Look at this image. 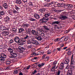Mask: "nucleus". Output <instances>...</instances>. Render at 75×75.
Here are the masks:
<instances>
[{
    "label": "nucleus",
    "mask_w": 75,
    "mask_h": 75,
    "mask_svg": "<svg viewBox=\"0 0 75 75\" xmlns=\"http://www.w3.org/2000/svg\"><path fill=\"white\" fill-rule=\"evenodd\" d=\"M57 2H55L54 1H52L51 2V4H45V7H51L52 6V5H52V6H54L55 7H65V5L63 4H57Z\"/></svg>",
    "instance_id": "1"
},
{
    "label": "nucleus",
    "mask_w": 75,
    "mask_h": 75,
    "mask_svg": "<svg viewBox=\"0 0 75 75\" xmlns=\"http://www.w3.org/2000/svg\"><path fill=\"white\" fill-rule=\"evenodd\" d=\"M48 18L47 17H45L43 18L40 19L39 22L40 24H44L45 23L48 21Z\"/></svg>",
    "instance_id": "2"
},
{
    "label": "nucleus",
    "mask_w": 75,
    "mask_h": 75,
    "mask_svg": "<svg viewBox=\"0 0 75 75\" xmlns=\"http://www.w3.org/2000/svg\"><path fill=\"white\" fill-rule=\"evenodd\" d=\"M27 41L28 44H30L31 42L30 40H29V38H28V35H26V37H25L24 39L23 40H22V42H24Z\"/></svg>",
    "instance_id": "3"
},
{
    "label": "nucleus",
    "mask_w": 75,
    "mask_h": 75,
    "mask_svg": "<svg viewBox=\"0 0 75 75\" xmlns=\"http://www.w3.org/2000/svg\"><path fill=\"white\" fill-rule=\"evenodd\" d=\"M13 40L15 41L17 43H20V42H21L20 39V38H19L18 37H15L13 38Z\"/></svg>",
    "instance_id": "4"
},
{
    "label": "nucleus",
    "mask_w": 75,
    "mask_h": 75,
    "mask_svg": "<svg viewBox=\"0 0 75 75\" xmlns=\"http://www.w3.org/2000/svg\"><path fill=\"white\" fill-rule=\"evenodd\" d=\"M11 54L12 56H9V58H14V57H16L17 56V54L16 53H13V52L11 53Z\"/></svg>",
    "instance_id": "5"
},
{
    "label": "nucleus",
    "mask_w": 75,
    "mask_h": 75,
    "mask_svg": "<svg viewBox=\"0 0 75 75\" xmlns=\"http://www.w3.org/2000/svg\"><path fill=\"white\" fill-rule=\"evenodd\" d=\"M75 60H71V66L73 68L75 67Z\"/></svg>",
    "instance_id": "6"
},
{
    "label": "nucleus",
    "mask_w": 75,
    "mask_h": 75,
    "mask_svg": "<svg viewBox=\"0 0 75 75\" xmlns=\"http://www.w3.org/2000/svg\"><path fill=\"white\" fill-rule=\"evenodd\" d=\"M61 39H62L63 41L64 40L65 41H68V39H69V37L68 36H67L66 37H63L60 38V40H61Z\"/></svg>",
    "instance_id": "7"
},
{
    "label": "nucleus",
    "mask_w": 75,
    "mask_h": 75,
    "mask_svg": "<svg viewBox=\"0 0 75 75\" xmlns=\"http://www.w3.org/2000/svg\"><path fill=\"white\" fill-rule=\"evenodd\" d=\"M2 6L4 7L5 9H7L8 8V5L7 3H4L2 4Z\"/></svg>",
    "instance_id": "8"
},
{
    "label": "nucleus",
    "mask_w": 75,
    "mask_h": 75,
    "mask_svg": "<svg viewBox=\"0 0 75 75\" xmlns=\"http://www.w3.org/2000/svg\"><path fill=\"white\" fill-rule=\"evenodd\" d=\"M35 18H36V19H37L38 20L40 18V15H38V14L35 13L34 14L33 16Z\"/></svg>",
    "instance_id": "9"
},
{
    "label": "nucleus",
    "mask_w": 75,
    "mask_h": 75,
    "mask_svg": "<svg viewBox=\"0 0 75 75\" xmlns=\"http://www.w3.org/2000/svg\"><path fill=\"white\" fill-rule=\"evenodd\" d=\"M9 34V33L8 32L4 31L2 33V34L3 36H6Z\"/></svg>",
    "instance_id": "10"
},
{
    "label": "nucleus",
    "mask_w": 75,
    "mask_h": 75,
    "mask_svg": "<svg viewBox=\"0 0 75 75\" xmlns=\"http://www.w3.org/2000/svg\"><path fill=\"white\" fill-rule=\"evenodd\" d=\"M50 15H51V13H50V12H47L45 13V17H47L50 16Z\"/></svg>",
    "instance_id": "11"
},
{
    "label": "nucleus",
    "mask_w": 75,
    "mask_h": 75,
    "mask_svg": "<svg viewBox=\"0 0 75 75\" xmlns=\"http://www.w3.org/2000/svg\"><path fill=\"white\" fill-rule=\"evenodd\" d=\"M60 18L62 20H65V19H67V17L65 16H62L61 17H60Z\"/></svg>",
    "instance_id": "12"
},
{
    "label": "nucleus",
    "mask_w": 75,
    "mask_h": 75,
    "mask_svg": "<svg viewBox=\"0 0 75 75\" xmlns=\"http://www.w3.org/2000/svg\"><path fill=\"white\" fill-rule=\"evenodd\" d=\"M64 63H62L60 64V66L59 67V69H62L64 67Z\"/></svg>",
    "instance_id": "13"
},
{
    "label": "nucleus",
    "mask_w": 75,
    "mask_h": 75,
    "mask_svg": "<svg viewBox=\"0 0 75 75\" xmlns=\"http://www.w3.org/2000/svg\"><path fill=\"white\" fill-rule=\"evenodd\" d=\"M8 50L11 54L13 52V50L10 47L8 48Z\"/></svg>",
    "instance_id": "14"
},
{
    "label": "nucleus",
    "mask_w": 75,
    "mask_h": 75,
    "mask_svg": "<svg viewBox=\"0 0 75 75\" xmlns=\"http://www.w3.org/2000/svg\"><path fill=\"white\" fill-rule=\"evenodd\" d=\"M16 4H20L22 3V1L21 0H16Z\"/></svg>",
    "instance_id": "15"
},
{
    "label": "nucleus",
    "mask_w": 75,
    "mask_h": 75,
    "mask_svg": "<svg viewBox=\"0 0 75 75\" xmlns=\"http://www.w3.org/2000/svg\"><path fill=\"white\" fill-rule=\"evenodd\" d=\"M37 73V71L36 70H34L33 71L31 72V75H35L36 73Z\"/></svg>",
    "instance_id": "16"
},
{
    "label": "nucleus",
    "mask_w": 75,
    "mask_h": 75,
    "mask_svg": "<svg viewBox=\"0 0 75 75\" xmlns=\"http://www.w3.org/2000/svg\"><path fill=\"white\" fill-rule=\"evenodd\" d=\"M8 30L7 28L4 26H2L1 28V30H2V31H6V30Z\"/></svg>",
    "instance_id": "17"
},
{
    "label": "nucleus",
    "mask_w": 75,
    "mask_h": 75,
    "mask_svg": "<svg viewBox=\"0 0 75 75\" xmlns=\"http://www.w3.org/2000/svg\"><path fill=\"white\" fill-rule=\"evenodd\" d=\"M32 44H35L36 45H38V42L36 40H34L32 42Z\"/></svg>",
    "instance_id": "18"
},
{
    "label": "nucleus",
    "mask_w": 75,
    "mask_h": 75,
    "mask_svg": "<svg viewBox=\"0 0 75 75\" xmlns=\"http://www.w3.org/2000/svg\"><path fill=\"white\" fill-rule=\"evenodd\" d=\"M45 11V8H42L39 10L42 13H43Z\"/></svg>",
    "instance_id": "19"
},
{
    "label": "nucleus",
    "mask_w": 75,
    "mask_h": 75,
    "mask_svg": "<svg viewBox=\"0 0 75 75\" xmlns=\"http://www.w3.org/2000/svg\"><path fill=\"white\" fill-rule=\"evenodd\" d=\"M1 57L4 58H6V57H7V55L4 53H1Z\"/></svg>",
    "instance_id": "20"
},
{
    "label": "nucleus",
    "mask_w": 75,
    "mask_h": 75,
    "mask_svg": "<svg viewBox=\"0 0 75 75\" xmlns=\"http://www.w3.org/2000/svg\"><path fill=\"white\" fill-rule=\"evenodd\" d=\"M69 61V59H66L64 62V63L66 64H68Z\"/></svg>",
    "instance_id": "21"
},
{
    "label": "nucleus",
    "mask_w": 75,
    "mask_h": 75,
    "mask_svg": "<svg viewBox=\"0 0 75 75\" xmlns=\"http://www.w3.org/2000/svg\"><path fill=\"white\" fill-rule=\"evenodd\" d=\"M67 75H72V71L71 70H68Z\"/></svg>",
    "instance_id": "22"
},
{
    "label": "nucleus",
    "mask_w": 75,
    "mask_h": 75,
    "mask_svg": "<svg viewBox=\"0 0 75 75\" xmlns=\"http://www.w3.org/2000/svg\"><path fill=\"white\" fill-rule=\"evenodd\" d=\"M66 7H67V8H72V5H65Z\"/></svg>",
    "instance_id": "23"
},
{
    "label": "nucleus",
    "mask_w": 75,
    "mask_h": 75,
    "mask_svg": "<svg viewBox=\"0 0 75 75\" xmlns=\"http://www.w3.org/2000/svg\"><path fill=\"white\" fill-rule=\"evenodd\" d=\"M0 15L4 16L5 14V12L4 11H0Z\"/></svg>",
    "instance_id": "24"
},
{
    "label": "nucleus",
    "mask_w": 75,
    "mask_h": 75,
    "mask_svg": "<svg viewBox=\"0 0 75 75\" xmlns=\"http://www.w3.org/2000/svg\"><path fill=\"white\" fill-rule=\"evenodd\" d=\"M19 49L20 50V51H23L24 50H25V49L24 48H23L22 47H19Z\"/></svg>",
    "instance_id": "25"
},
{
    "label": "nucleus",
    "mask_w": 75,
    "mask_h": 75,
    "mask_svg": "<svg viewBox=\"0 0 75 75\" xmlns=\"http://www.w3.org/2000/svg\"><path fill=\"white\" fill-rule=\"evenodd\" d=\"M6 60L4 59V58H3L2 57H0V61H1V62H4Z\"/></svg>",
    "instance_id": "26"
},
{
    "label": "nucleus",
    "mask_w": 75,
    "mask_h": 75,
    "mask_svg": "<svg viewBox=\"0 0 75 75\" xmlns=\"http://www.w3.org/2000/svg\"><path fill=\"white\" fill-rule=\"evenodd\" d=\"M32 33L33 35H37V32L35 30H32Z\"/></svg>",
    "instance_id": "27"
},
{
    "label": "nucleus",
    "mask_w": 75,
    "mask_h": 75,
    "mask_svg": "<svg viewBox=\"0 0 75 75\" xmlns=\"http://www.w3.org/2000/svg\"><path fill=\"white\" fill-rule=\"evenodd\" d=\"M36 39L38 40V41H41L42 40V38L40 36H39L37 38H36Z\"/></svg>",
    "instance_id": "28"
},
{
    "label": "nucleus",
    "mask_w": 75,
    "mask_h": 75,
    "mask_svg": "<svg viewBox=\"0 0 75 75\" xmlns=\"http://www.w3.org/2000/svg\"><path fill=\"white\" fill-rule=\"evenodd\" d=\"M45 65V64L42 63L41 64H39L38 65V67L39 68H41V67H43V66Z\"/></svg>",
    "instance_id": "29"
},
{
    "label": "nucleus",
    "mask_w": 75,
    "mask_h": 75,
    "mask_svg": "<svg viewBox=\"0 0 75 75\" xmlns=\"http://www.w3.org/2000/svg\"><path fill=\"white\" fill-rule=\"evenodd\" d=\"M43 28L44 29L46 30H47V31L50 30V29L48 28L47 27V26H43Z\"/></svg>",
    "instance_id": "30"
},
{
    "label": "nucleus",
    "mask_w": 75,
    "mask_h": 75,
    "mask_svg": "<svg viewBox=\"0 0 75 75\" xmlns=\"http://www.w3.org/2000/svg\"><path fill=\"white\" fill-rule=\"evenodd\" d=\"M15 8L17 10V11H18L20 10V8L18 7V5H16L15 6Z\"/></svg>",
    "instance_id": "31"
},
{
    "label": "nucleus",
    "mask_w": 75,
    "mask_h": 75,
    "mask_svg": "<svg viewBox=\"0 0 75 75\" xmlns=\"http://www.w3.org/2000/svg\"><path fill=\"white\" fill-rule=\"evenodd\" d=\"M41 32H42L41 31V30L40 29H39L37 30V33H38V34H39V35L40 34Z\"/></svg>",
    "instance_id": "32"
},
{
    "label": "nucleus",
    "mask_w": 75,
    "mask_h": 75,
    "mask_svg": "<svg viewBox=\"0 0 75 75\" xmlns=\"http://www.w3.org/2000/svg\"><path fill=\"white\" fill-rule=\"evenodd\" d=\"M56 67V65H55L52 67V68L51 69V70L52 71H55V68Z\"/></svg>",
    "instance_id": "33"
},
{
    "label": "nucleus",
    "mask_w": 75,
    "mask_h": 75,
    "mask_svg": "<svg viewBox=\"0 0 75 75\" xmlns=\"http://www.w3.org/2000/svg\"><path fill=\"white\" fill-rule=\"evenodd\" d=\"M67 54L68 55H70L72 54V52L70 50H69L68 52H67Z\"/></svg>",
    "instance_id": "34"
},
{
    "label": "nucleus",
    "mask_w": 75,
    "mask_h": 75,
    "mask_svg": "<svg viewBox=\"0 0 75 75\" xmlns=\"http://www.w3.org/2000/svg\"><path fill=\"white\" fill-rule=\"evenodd\" d=\"M24 31V29L23 28H21L19 30V33H20Z\"/></svg>",
    "instance_id": "35"
},
{
    "label": "nucleus",
    "mask_w": 75,
    "mask_h": 75,
    "mask_svg": "<svg viewBox=\"0 0 75 75\" xmlns=\"http://www.w3.org/2000/svg\"><path fill=\"white\" fill-rule=\"evenodd\" d=\"M12 31L13 33H15L17 31V29H16L15 28H12Z\"/></svg>",
    "instance_id": "36"
},
{
    "label": "nucleus",
    "mask_w": 75,
    "mask_h": 75,
    "mask_svg": "<svg viewBox=\"0 0 75 75\" xmlns=\"http://www.w3.org/2000/svg\"><path fill=\"white\" fill-rule=\"evenodd\" d=\"M26 32L28 34H30V30L29 28L26 29Z\"/></svg>",
    "instance_id": "37"
},
{
    "label": "nucleus",
    "mask_w": 75,
    "mask_h": 75,
    "mask_svg": "<svg viewBox=\"0 0 75 75\" xmlns=\"http://www.w3.org/2000/svg\"><path fill=\"white\" fill-rule=\"evenodd\" d=\"M13 13H14V14H16V13H18V12L16 11V10L13 9Z\"/></svg>",
    "instance_id": "38"
},
{
    "label": "nucleus",
    "mask_w": 75,
    "mask_h": 75,
    "mask_svg": "<svg viewBox=\"0 0 75 75\" xmlns=\"http://www.w3.org/2000/svg\"><path fill=\"white\" fill-rule=\"evenodd\" d=\"M8 13L10 15H11V16L12 14H13V12H12V11H11V10L9 11Z\"/></svg>",
    "instance_id": "39"
},
{
    "label": "nucleus",
    "mask_w": 75,
    "mask_h": 75,
    "mask_svg": "<svg viewBox=\"0 0 75 75\" xmlns=\"http://www.w3.org/2000/svg\"><path fill=\"white\" fill-rule=\"evenodd\" d=\"M11 63V62L10 61H7V62H6V64L7 65H10V64Z\"/></svg>",
    "instance_id": "40"
},
{
    "label": "nucleus",
    "mask_w": 75,
    "mask_h": 75,
    "mask_svg": "<svg viewBox=\"0 0 75 75\" xmlns=\"http://www.w3.org/2000/svg\"><path fill=\"white\" fill-rule=\"evenodd\" d=\"M5 21L6 22V23H10V20L6 19L5 20Z\"/></svg>",
    "instance_id": "41"
},
{
    "label": "nucleus",
    "mask_w": 75,
    "mask_h": 75,
    "mask_svg": "<svg viewBox=\"0 0 75 75\" xmlns=\"http://www.w3.org/2000/svg\"><path fill=\"white\" fill-rule=\"evenodd\" d=\"M30 21H36L37 20L36 19H35L31 18L30 19Z\"/></svg>",
    "instance_id": "42"
},
{
    "label": "nucleus",
    "mask_w": 75,
    "mask_h": 75,
    "mask_svg": "<svg viewBox=\"0 0 75 75\" xmlns=\"http://www.w3.org/2000/svg\"><path fill=\"white\" fill-rule=\"evenodd\" d=\"M60 22L58 21H55L53 22V24H59V23Z\"/></svg>",
    "instance_id": "43"
},
{
    "label": "nucleus",
    "mask_w": 75,
    "mask_h": 75,
    "mask_svg": "<svg viewBox=\"0 0 75 75\" xmlns=\"http://www.w3.org/2000/svg\"><path fill=\"white\" fill-rule=\"evenodd\" d=\"M52 52L51 50H48L47 52V54H51Z\"/></svg>",
    "instance_id": "44"
},
{
    "label": "nucleus",
    "mask_w": 75,
    "mask_h": 75,
    "mask_svg": "<svg viewBox=\"0 0 75 75\" xmlns=\"http://www.w3.org/2000/svg\"><path fill=\"white\" fill-rule=\"evenodd\" d=\"M31 55H37V53L33 52L31 54Z\"/></svg>",
    "instance_id": "45"
},
{
    "label": "nucleus",
    "mask_w": 75,
    "mask_h": 75,
    "mask_svg": "<svg viewBox=\"0 0 75 75\" xmlns=\"http://www.w3.org/2000/svg\"><path fill=\"white\" fill-rule=\"evenodd\" d=\"M57 50L59 51H61L62 50V49L61 48H57Z\"/></svg>",
    "instance_id": "46"
},
{
    "label": "nucleus",
    "mask_w": 75,
    "mask_h": 75,
    "mask_svg": "<svg viewBox=\"0 0 75 75\" xmlns=\"http://www.w3.org/2000/svg\"><path fill=\"white\" fill-rule=\"evenodd\" d=\"M29 26V25L28 24H25L24 25V27H28Z\"/></svg>",
    "instance_id": "47"
},
{
    "label": "nucleus",
    "mask_w": 75,
    "mask_h": 75,
    "mask_svg": "<svg viewBox=\"0 0 75 75\" xmlns=\"http://www.w3.org/2000/svg\"><path fill=\"white\" fill-rule=\"evenodd\" d=\"M41 35V36H44V33L43 32H42L40 33V34L39 35Z\"/></svg>",
    "instance_id": "48"
},
{
    "label": "nucleus",
    "mask_w": 75,
    "mask_h": 75,
    "mask_svg": "<svg viewBox=\"0 0 75 75\" xmlns=\"http://www.w3.org/2000/svg\"><path fill=\"white\" fill-rule=\"evenodd\" d=\"M49 58V57H46L45 59V61H47L48 60V59Z\"/></svg>",
    "instance_id": "49"
},
{
    "label": "nucleus",
    "mask_w": 75,
    "mask_h": 75,
    "mask_svg": "<svg viewBox=\"0 0 75 75\" xmlns=\"http://www.w3.org/2000/svg\"><path fill=\"white\" fill-rule=\"evenodd\" d=\"M14 74H18V71H17V70H15L14 71V73H13Z\"/></svg>",
    "instance_id": "50"
},
{
    "label": "nucleus",
    "mask_w": 75,
    "mask_h": 75,
    "mask_svg": "<svg viewBox=\"0 0 75 75\" xmlns=\"http://www.w3.org/2000/svg\"><path fill=\"white\" fill-rule=\"evenodd\" d=\"M59 38H57L55 39V42H57V41H59Z\"/></svg>",
    "instance_id": "51"
},
{
    "label": "nucleus",
    "mask_w": 75,
    "mask_h": 75,
    "mask_svg": "<svg viewBox=\"0 0 75 75\" xmlns=\"http://www.w3.org/2000/svg\"><path fill=\"white\" fill-rule=\"evenodd\" d=\"M5 70H8V69H10V67H6L5 68Z\"/></svg>",
    "instance_id": "52"
},
{
    "label": "nucleus",
    "mask_w": 75,
    "mask_h": 75,
    "mask_svg": "<svg viewBox=\"0 0 75 75\" xmlns=\"http://www.w3.org/2000/svg\"><path fill=\"white\" fill-rule=\"evenodd\" d=\"M10 44H12L13 42V40H11L9 41Z\"/></svg>",
    "instance_id": "53"
},
{
    "label": "nucleus",
    "mask_w": 75,
    "mask_h": 75,
    "mask_svg": "<svg viewBox=\"0 0 75 75\" xmlns=\"http://www.w3.org/2000/svg\"><path fill=\"white\" fill-rule=\"evenodd\" d=\"M57 64V62L56 61H54L53 62V65H55V64Z\"/></svg>",
    "instance_id": "54"
},
{
    "label": "nucleus",
    "mask_w": 75,
    "mask_h": 75,
    "mask_svg": "<svg viewBox=\"0 0 75 75\" xmlns=\"http://www.w3.org/2000/svg\"><path fill=\"white\" fill-rule=\"evenodd\" d=\"M33 3L30 2L29 3V6H33Z\"/></svg>",
    "instance_id": "55"
},
{
    "label": "nucleus",
    "mask_w": 75,
    "mask_h": 75,
    "mask_svg": "<svg viewBox=\"0 0 75 75\" xmlns=\"http://www.w3.org/2000/svg\"><path fill=\"white\" fill-rule=\"evenodd\" d=\"M0 10H3V7L1 5H0Z\"/></svg>",
    "instance_id": "56"
},
{
    "label": "nucleus",
    "mask_w": 75,
    "mask_h": 75,
    "mask_svg": "<svg viewBox=\"0 0 75 75\" xmlns=\"http://www.w3.org/2000/svg\"><path fill=\"white\" fill-rule=\"evenodd\" d=\"M55 52H56V53L57 50H54L53 51V53H55Z\"/></svg>",
    "instance_id": "57"
},
{
    "label": "nucleus",
    "mask_w": 75,
    "mask_h": 75,
    "mask_svg": "<svg viewBox=\"0 0 75 75\" xmlns=\"http://www.w3.org/2000/svg\"><path fill=\"white\" fill-rule=\"evenodd\" d=\"M30 66L29 65L26 68V69L28 70L30 69Z\"/></svg>",
    "instance_id": "58"
},
{
    "label": "nucleus",
    "mask_w": 75,
    "mask_h": 75,
    "mask_svg": "<svg viewBox=\"0 0 75 75\" xmlns=\"http://www.w3.org/2000/svg\"><path fill=\"white\" fill-rule=\"evenodd\" d=\"M73 55H72L71 61H74V58H73Z\"/></svg>",
    "instance_id": "59"
},
{
    "label": "nucleus",
    "mask_w": 75,
    "mask_h": 75,
    "mask_svg": "<svg viewBox=\"0 0 75 75\" xmlns=\"http://www.w3.org/2000/svg\"><path fill=\"white\" fill-rule=\"evenodd\" d=\"M6 19L10 20V18H9V17H8V16H7L6 18Z\"/></svg>",
    "instance_id": "60"
},
{
    "label": "nucleus",
    "mask_w": 75,
    "mask_h": 75,
    "mask_svg": "<svg viewBox=\"0 0 75 75\" xmlns=\"http://www.w3.org/2000/svg\"><path fill=\"white\" fill-rule=\"evenodd\" d=\"M60 47L62 48V47L64 46V44H61L60 45Z\"/></svg>",
    "instance_id": "61"
},
{
    "label": "nucleus",
    "mask_w": 75,
    "mask_h": 75,
    "mask_svg": "<svg viewBox=\"0 0 75 75\" xmlns=\"http://www.w3.org/2000/svg\"><path fill=\"white\" fill-rule=\"evenodd\" d=\"M22 1L24 2V3H25V2H27V0H22Z\"/></svg>",
    "instance_id": "62"
},
{
    "label": "nucleus",
    "mask_w": 75,
    "mask_h": 75,
    "mask_svg": "<svg viewBox=\"0 0 75 75\" xmlns=\"http://www.w3.org/2000/svg\"><path fill=\"white\" fill-rule=\"evenodd\" d=\"M35 60V59H32L31 60L33 62H35V61L34 60Z\"/></svg>",
    "instance_id": "63"
},
{
    "label": "nucleus",
    "mask_w": 75,
    "mask_h": 75,
    "mask_svg": "<svg viewBox=\"0 0 75 75\" xmlns=\"http://www.w3.org/2000/svg\"><path fill=\"white\" fill-rule=\"evenodd\" d=\"M67 48H68V47H64L63 48V50H66V49H67Z\"/></svg>",
    "instance_id": "64"
}]
</instances>
